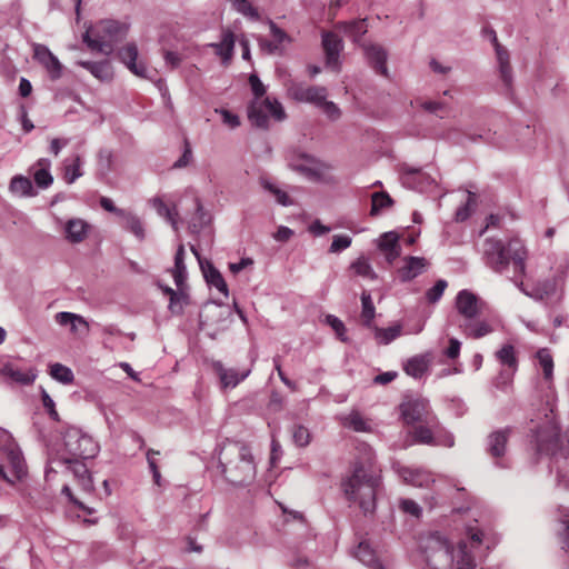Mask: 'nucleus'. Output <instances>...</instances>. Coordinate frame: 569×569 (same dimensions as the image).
Returning <instances> with one entry per match:
<instances>
[{
	"mask_svg": "<svg viewBox=\"0 0 569 569\" xmlns=\"http://www.w3.org/2000/svg\"><path fill=\"white\" fill-rule=\"evenodd\" d=\"M481 254L485 264L497 273H506L511 266L512 282L521 292L529 296L522 281L527 270L528 250L520 239L511 238L505 242L500 239L487 238L483 240Z\"/></svg>",
	"mask_w": 569,
	"mask_h": 569,
	"instance_id": "1",
	"label": "nucleus"
},
{
	"mask_svg": "<svg viewBox=\"0 0 569 569\" xmlns=\"http://www.w3.org/2000/svg\"><path fill=\"white\" fill-rule=\"evenodd\" d=\"M380 487L381 477L370 456L365 462H356L351 475L342 481L347 499L358 503L365 515L375 512Z\"/></svg>",
	"mask_w": 569,
	"mask_h": 569,
	"instance_id": "2",
	"label": "nucleus"
},
{
	"mask_svg": "<svg viewBox=\"0 0 569 569\" xmlns=\"http://www.w3.org/2000/svg\"><path fill=\"white\" fill-rule=\"evenodd\" d=\"M219 468L233 486H246L256 479L257 463L251 448L241 441H227L219 451Z\"/></svg>",
	"mask_w": 569,
	"mask_h": 569,
	"instance_id": "3",
	"label": "nucleus"
},
{
	"mask_svg": "<svg viewBox=\"0 0 569 569\" xmlns=\"http://www.w3.org/2000/svg\"><path fill=\"white\" fill-rule=\"evenodd\" d=\"M425 560L429 569H475V559L466 542L453 549L446 537L431 533L423 546Z\"/></svg>",
	"mask_w": 569,
	"mask_h": 569,
	"instance_id": "4",
	"label": "nucleus"
},
{
	"mask_svg": "<svg viewBox=\"0 0 569 569\" xmlns=\"http://www.w3.org/2000/svg\"><path fill=\"white\" fill-rule=\"evenodd\" d=\"M127 29L114 20H101L90 26L82 36L83 42L90 50L103 54H111L114 44L126 37Z\"/></svg>",
	"mask_w": 569,
	"mask_h": 569,
	"instance_id": "5",
	"label": "nucleus"
},
{
	"mask_svg": "<svg viewBox=\"0 0 569 569\" xmlns=\"http://www.w3.org/2000/svg\"><path fill=\"white\" fill-rule=\"evenodd\" d=\"M62 448L59 458L93 459L100 450L98 442L81 428L68 426L62 432Z\"/></svg>",
	"mask_w": 569,
	"mask_h": 569,
	"instance_id": "6",
	"label": "nucleus"
},
{
	"mask_svg": "<svg viewBox=\"0 0 569 569\" xmlns=\"http://www.w3.org/2000/svg\"><path fill=\"white\" fill-rule=\"evenodd\" d=\"M411 435L413 441L420 445L442 446L447 448H451L455 445L453 435L442 427L437 416L417 423Z\"/></svg>",
	"mask_w": 569,
	"mask_h": 569,
	"instance_id": "7",
	"label": "nucleus"
},
{
	"mask_svg": "<svg viewBox=\"0 0 569 569\" xmlns=\"http://www.w3.org/2000/svg\"><path fill=\"white\" fill-rule=\"evenodd\" d=\"M269 117L277 121H282L286 118L282 104L277 99H270L269 97L262 100L253 99L248 107V119L251 124L257 128L267 129Z\"/></svg>",
	"mask_w": 569,
	"mask_h": 569,
	"instance_id": "8",
	"label": "nucleus"
},
{
	"mask_svg": "<svg viewBox=\"0 0 569 569\" xmlns=\"http://www.w3.org/2000/svg\"><path fill=\"white\" fill-rule=\"evenodd\" d=\"M286 160L291 170L309 180L318 181L322 177V163L306 152L296 149L289 150Z\"/></svg>",
	"mask_w": 569,
	"mask_h": 569,
	"instance_id": "9",
	"label": "nucleus"
},
{
	"mask_svg": "<svg viewBox=\"0 0 569 569\" xmlns=\"http://www.w3.org/2000/svg\"><path fill=\"white\" fill-rule=\"evenodd\" d=\"M401 417L407 425L420 423L435 417L429 401L422 397H409L400 405Z\"/></svg>",
	"mask_w": 569,
	"mask_h": 569,
	"instance_id": "10",
	"label": "nucleus"
},
{
	"mask_svg": "<svg viewBox=\"0 0 569 569\" xmlns=\"http://www.w3.org/2000/svg\"><path fill=\"white\" fill-rule=\"evenodd\" d=\"M288 96L298 102L311 103L319 107L328 96L325 87L306 86L300 82H291L287 88Z\"/></svg>",
	"mask_w": 569,
	"mask_h": 569,
	"instance_id": "11",
	"label": "nucleus"
},
{
	"mask_svg": "<svg viewBox=\"0 0 569 569\" xmlns=\"http://www.w3.org/2000/svg\"><path fill=\"white\" fill-rule=\"evenodd\" d=\"M482 302L471 291L463 289L456 297V308L463 321L476 319L481 311Z\"/></svg>",
	"mask_w": 569,
	"mask_h": 569,
	"instance_id": "12",
	"label": "nucleus"
},
{
	"mask_svg": "<svg viewBox=\"0 0 569 569\" xmlns=\"http://www.w3.org/2000/svg\"><path fill=\"white\" fill-rule=\"evenodd\" d=\"M82 461L83 459L81 458H58L52 460V462L66 465L68 469L72 471L82 490L86 492H92L94 488L93 480L87 466Z\"/></svg>",
	"mask_w": 569,
	"mask_h": 569,
	"instance_id": "13",
	"label": "nucleus"
},
{
	"mask_svg": "<svg viewBox=\"0 0 569 569\" xmlns=\"http://www.w3.org/2000/svg\"><path fill=\"white\" fill-rule=\"evenodd\" d=\"M212 369L219 378L222 389L236 388L251 372V369L238 371L234 368H226L219 360L212 361Z\"/></svg>",
	"mask_w": 569,
	"mask_h": 569,
	"instance_id": "14",
	"label": "nucleus"
},
{
	"mask_svg": "<svg viewBox=\"0 0 569 569\" xmlns=\"http://www.w3.org/2000/svg\"><path fill=\"white\" fill-rule=\"evenodd\" d=\"M377 247L379 251L385 256V259L389 266L393 264L402 251L399 243V234L395 231L382 233L377 240Z\"/></svg>",
	"mask_w": 569,
	"mask_h": 569,
	"instance_id": "15",
	"label": "nucleus"
},
{
	"mask_svg": "<svg viewBox=\"0 0 569 569\" xmlns=\"http://www.w3.org/2000/svg\"><path fill=\"white\" fill-rule=\"evenodd\" d=\"M362 49L368 63L376 70V72L388 78L389 71L387 68V51L379 44L363 43Z\"/></svg>",
	"mask_w": 569,
	"mask_h": 569,
	"instance_id": "16",
	"label": "nucleus"
},
{
	"mask_svg": "<svg viewBox=\"0 0 569 569\" xmlns=\"http://www.w3.org/2000/svg\"><path fill=\"white\" fill-rule=\"evenodd\" d=\"M403 264L398 269L399 279L408 282L426 271L429 262L423 257L408 256L402 260Z\"/></svg>",
	"mask_w": 569,
	"mask_h": 569,
	"instance_id": "17",
	"label": "nucleus"
},
{
	"mask_svg": "<svg viewBox=\"0 0 569 569\" xmlns=\"http://www.w3.org/2000/svg\"><path fill=\"white\" fill-rule=\"evenodd\" d=\"M34 58L48 71L52 80H58L62 76V64L58 58L42 44H37L34 48Z\"/></svg>",
	"mask_w": 569,
	"mask_h": 569,
	"instance_id": "18",
	"label": "nucleus"
},
{
	"mask_svg": "<svg viewBox=\"0 0 569 569\" xmlns=\"http://www.w3.org/2000/svg\"><path fill=\"white\" fill-rule=\"evenodd\" d=\"M397 472L406 483L415 487H429L430 483L435 482V478L431 475V472L422 468H411L401 466L398 467Z\"/></svg>",
	"mask_w": 569,
	"mask_h": 569,
	"instance_id": "19",
	"label": "nucleus"
},
{
	"mask_svg": "<svg viewBox=\"0 0 569 569\" xmlns=\"http://www.w3.org/2000/svg\"><path fill=\"white\" fill-rule=\"evenodd\" d=\"M511 433V428L491 432L487 438V451L496 460L501 459L507 451V442Z\"/></svg>",
	"mask_w": 569,
	"mask_h": 569,
	"instance_id": "20",
	"label": "nucleus"
},
{
	"mask_svg": "<svg viewBox=\"0 0 569 569\" xmlns=\"http://www.w3.org/2000/svg\"><path fill=\"white\" fill-rule=\"evenodd\" d=\"M322 47L326 53L327 64L337 68L339 56L343 48L341 39L333 32H325L322 34Z\"/></svg>",
	"mask_w": 569,
	"mask_h": 569,
	"instance_id": "21",
	"label": "nucleus"
},
{
	"mask_svg": "<svg viewBox=\"0 0 569 569\" xmlns=\"http://www.w3.org/2000/svg\"><path fill=\"white\" fill-rule=\"evenodd\" d=\"M119 59L127 66V68L138 77H147V68L143 63H138V48L134 43H128L118 52Z\"/></svg>",
	"mask_w": 569,
	"mask_h": 569,
	"instance_id": "22",
	"label": "nucleus"
},
{
	"mask_svg": "<svg viewBox=\"0 0 569 569\" xmlns=\"http://www.w3.org/2000/svg\"><path fill=\"white\" fill-rule=\"evenodd\" d=\"M353 557L370 569H385L376 551L372 549L367 539L359 541L357 548L352 552Z\"/></svg>",
	"mask_w": 569,
	"mask_h": 569,
	"instance_id": "23",
	"label": "nucleus"
},
{
	"mask_svg": "<svg viewBox=\"0 0 569 569\" xmlns=\"http://www.w3.org/2000/svg\"><path fill=\"white\" fill-rule=\"evenodd\" d=\"M54 319L60 326H70V331L72 333L87 335L89 332V323L80 315L61 311L56 315Z\"/></svg>",
	"mask_w": 569,
	"mask_h": 569,
	"instance_id": "24",
	"label": "nucleus"
},
{
	"mask_svg": "<svg viewBox=\"0 0 569 569\" xmlns=\"http://www.w3.org/2000/svg\"><path fill=\"white\" fill-rule=\"evenodd\" d=\"M200 268L207 283L228 297V286L220 271L208 260L200 261Z\"/></svg>",
	"mask_w": 569,
	"mask_h": 569,
	"instance_id": "25",
	"label": "nucleus"
},
{
	"mask_svg": "<svg viewBox=\"0 0 569 569\" xmlns=\"http://www.w3.org/2000/svg\"><path fill=\"white\" fill-rule=\"evenodd\" d=\"M90 226L82 219L72 218L66 222V238L71 243L82 242L89 232Z\"/></svg>",
	"mask_w": 569,
	"mask_h": 569,
	"instance_id": "26",
	"label": "nucleus"
},
{
	"mask_svg": "<svg viewBox=\"0 0 569 569\" xmlns=\"http://www.w3.org/2000/svg\"><path fill=\"white\" fill-rule=\"evenodd\" d=\"M493 34V41L496 43V52H497V59L499 63V72L500 78L503 81L505 86L507 88H510L512 84V69L509 62V54L506 49H503L498 42H497V36L492 31Z\"/></svg>",
	"mask_w": 569,
	"mask_h": 569,
	"instance_id": "27",
	"label": "nucleus"
},
{
	"mask_svg": "<svg viewBox=\"0 0 569 569\" xmlns=\"http://www.w3.org/2000/svg\"><path fill=\"white\" fill-rule=\"evenodd\" d=\"M214 49L217 56L221 57L223 62L229 61L233 54L234 34L232 31L224 29L221 33V40L217 43H209Z\"/></svg>",
	"mask_w": 569,
	"mask_h": 569,
	"instance_id": "28",
	"label": "nucleus"
},
{
	"mask_svg": "<svg viewBox=\"0 0 569 569\" xmlns=\"http://www.w3.org/2000/svg\"><path fill=\"white\" fill-rule=\"evenodd\" d=\"M337 29L342 31L347 37L351 38L353 42H359L361 37L367 33L368 26L366 19L352 20L348 22H339Z\"/></svg>",
	"mask_w": 569,
	"mask_h": 569,
	"instance_id": "29",
	"label": "nucleus"
},
{
	"mask_svg": "<svg viewBox=\"0 0 569 569\" xmlns=\"http://www.w3.org/2000/svg\"><path fill=\"white\" fill-rule=\"evenodd\" d=\"M37 169L33 173V179L36 184L41 188L46 189L50 187L53 182V177L50 173V166L51 162L49 159L41 158L37 161Z\"/></svg>",
	"mask_w": 569,
	"mask_h": 569,
	"instance_id": "30",
	"label": "nucleus"
},
{
	"mask_svg": "<svg viewBox=\"0 0 569 569\" xmlns=\"http://www.w3.org/2000/svg\"><path fill=\"white\" fill-rule=\"evenodd\" d=\"M184 247L179 244L174 256V267L172 268V277L176 286L180 289L187 279V267L184 263Z\"/></svg>",
	"mask_w": 569,
	"mask_h": 569,
	"instance_id": "31",
	"label": "nucleus"
},
{
	"mask_svg": "<svg viewBox=\"0 0 569 569\" xmlns=\"http://www.w3.org/2000/svg\"><path fill=\"white\" fill-rule=\"evenodd\" d=\"M460 328L466 336L475 339L482 338L492 331V328L488 322L477 321L476 319L463 321L460 325Z\"/></svg>",
	"mask_w": 569,
	"mask_h": 569,
	"instance_id": "32",
	"label": "nucleus"
},
{
	"mask_svg": "<svg viewBox=\"0 0 569 569\" xmlns=\"http://www.w3.org/2000/svg\"><path fill=\"white\" fill-rule=\"evenodd\" d=\"M81 166L82 160L79 154L63 161V179L68 184L73 183L78 178L82 177L83 172Z\"/></svg>",
	"mask_w": 569,
	"mask_h": 569,
	"instance_id": "33",
	"label": "nucleus"
},
{
	"mask_svg": "<svg viewBox=\"0 0 569 569\" xmlns=\"http://www.w3.org/2000/svg\"><path fill=\"white\" fill-rule=\"evenodd\" d=\"M78 64L100 80H109L112 77L111 67L108 61H79Z\"/></svg>",
	"mask_w": 569,
	"mask_h": 569,
	"instance_id": "34",
	"label": "nucleus"
},
{
	"mask_svg": "<svg viewBox=\"0 0 569 569\" xmlns=\"http://www.w3.org/2000/svg\"><path fill=\"white\" fill-rule=\"evenodd\" d=\"M429 358L428 356H415L406 362L403 369L407 375L413 378H421L428 370Z\"/></svg>",
	"mask_w": 569,
	"mask_h": 569,
	"instance_id": "35",
	"label": "nucleus"
},
{
	"mask_svg": "<svg viewBox=\"0 0 569 569\" xmlns=\"http://www.w3.org/2000/svg\"><path fill=\"white\" fill-rule=\"evenodd\" d=\"M3 373L12 381L24 386L31 385L37 377L36 372L31 369L22 370L12 366H6L3 368Z\"/></svg>",
	"mask_w": 569,
	"mask_h": 569,
	"instance_id": "36",
	"label": "nucleus"
},
{
	"mask_svg": "<svg viewBox=\"0 0 569 569\" xmlns=\"http://www.w3.org/2000/svg\"><path fill=\"white\" fill-rule=\"evenodd\" d=\"M10 191L21 197L34 196L33 186L29 178L14 176L10 181Z\"/></svg>",
	"mask_w": 569,
	"mask_h": 569,
	"instance_id": "37",
	"label": "nucleus"
},
{
	"mask_svg": "<svg viewBox=\"0 0 569 569\" xmlns=\"http://www.w3.org/2000/svg\"><path fill=\"white\" fill-rule=\"evenodd\" d=\"M120 218L123 220L124 229L133 233L138 240L142 241L144 239L143 224L136 214L124 210V214H121Z\"/></svg>",
	"mask_w": 569,
	"mask_h": 569,
	"instance_id": "38",
	"label": "nucleus"
},
{
	"mask_svg": "<svg viewBox=\"0 0 569 569\" xmlns=\"http://www.w3.org/2000/svg\"><path fill=\"white\" fill-rule=\"evenodd\" d=\"M496 358L502 366H507L509 370H512V372L517 370L518 360L516 357L515 347L512 345H503L496 352Z\"/></svg>",
	"mask_w": 569,
	"mask_h": 569,
	"instance_id": "39",
	"label": "nucleus"
},
{
	"mask_svg": "<svg viewBox=\"0 0 569 569\" xmlns=\"http://www.w3.org/2000/svg\"><path fill=\"white\" fill-rule=\"evenodd\" d=\"M393 204L391 197L385 192H375L371 194V216H378L385 209L390 208Z\"/></svg>",
	"mask_w": 569,
	"mask_h": 569,
	"instance_id": "40",
	"label": "nucleus"
},
{
	"mask_svg": "<svg viewBox=\"0 0 569 569\" xmlns=\"http://www.w3.org/2000/svg\"><path fill=\"white\" fill-rule=\"evenodd\" d=\"M342 425L357 432H368L370 426L358 411H352L342 418Z\"/></svg>",
	"mask_w": 569,
	"mask_h": 569,
	"instance_id": "41",
	"label": "nucleus"
},
{
	"mask_svg": "<svg viewBox=\"0 0 569 569\" xmlns=\"http://www.w3.org/2000/svg\"><path fill=\"white\" fill-rule=\"evenodd\" d=\"M152 207L156 209L157 213L163 218H166L174 230L178 229L177 221V211L168 207L160 198H153L151 200Z\"/></svg>",
	"mask_w": 569,
	"mask_h": 569,
	"instance_id": "42",
	"label": "nucleus"
},
{
	"mask_svg": "<svg viewBox=\"0 0 569 569\" xmlns=\"http://www.w3.org/2000/svg\"><path fill=\"white\" fill-rule=\"evenodd\" d=\"M260 184L266 191H268L276 198V201L279 204H281L283 207H288V206L292 204V200L288 196V193L283 190H281L279 187H277L271 181H269L267 179H261Z\"/></svg>",
	"mask_w": 569,
	"mask_h": 569,
	"instance_id": "43",
	"label": "nucleus"
},
{
	"mask_svg": "<svg viewBox=\"0 0 569 569\" xmlns=\"http://www.w3.org/2000/svg\"><path fill=\"white\" fill-rule=\"evenodd\" d=\"M361 305H362V310H361L362 323H363V326L370 328L372 326V321H373L375 315H376V309H375L370 293H368L366 291L362 292Z\"/></svg>",
	"mask_w": 569,
	"mask_h": 569,
	"instance_id": "44",
	"label": "nucleus"
},
{
	"mask_svg": "<svg viewBox=\"0 0 569 569\" xmlns=\"http://www.w3.org/2000/svg\"><path fill=\"white\" fill-rule=\"evenodd\" d=\"M350 267L357 276L370 280L377 279V273L372 269L368 259L365 258L363 256L359 257L356 261H353Z\"/></svg>",
	"mask_w": 569,
	"mask_h": 569,
	"instance_id": "45",
	"label": "nucleus"
},
{
	"mask_svg": "<svg viewBox=\"0 0 569 569\" xmlns=\"http://www.w3.org/2000/svg\"><path fill=\"white\" fill-rule=\"evenodd\" d=\"M50 376L63 385H69L74 379L72 370L61 363H53L50 366Z\"/></svg>",
	"mask_w": 569,
	"mask_h": 569,
	"instance_id": "46",
	"label": "nucleus"
},
{
	"mask_svg": "<svg viewBox=\"0 0 569 569\" xmlns=\"http://www.w3.org/2000/svg\"><path fill=\"white\" fill-rule=\"evenodd\" d=\"M230 2L232 8L242 16L254 21L260 19L258 10L248 0H230Z\"/></svg>",
	"mask_w": 569,
	"mask_h": 569,
	"instance_id": "47",
	"label": "nucleus"
},
{
	"mask_svg": "<svg viewBox=\"0 0 569 569\" xmlns=\"http://www.w3.org/2000/svg\"><path fill=\"white\" fill-rule=\"evenodd\" d=\"M537 359L543 371L545 379H551L553 373V360L550 351L546 348L538 350Z\"/></svg>",
	"mask_w": 569,
	"mask_h": 569,
	"instance_id": "48",
	"label": "nucleus"
},
{
	"mask_svg": "<svg viewBox=\"0 0 569 569\" xmlns=\"http://www.w3.org/2000/svg\"><path fill=\"white\" fill-rule=\"evenodd\" d=\"M401 333L400 326H393L386 329L375 328V337L379 341V343L388 345L398 338Z\"/></svg>",
	"mask_w": 569,
	"mask_h": 569,
	"instance_id": "49",
	"label": "nucleus"
},
{
	"mask_svg": "<svg viewBox=\"0 0 569 569\" xmlns=\"http://www.w3.org/2000/svg\"><path fill=\"white\" fill-rule=\"evenodd\" d=\"M188 303V295L183 291H178L174 296L169 298V310L173 315H181L184 306Z\"/></svg>",
	"mask_w": 569,
	"mask_h": 569,
	"instance_id": "50",
	"label": "nucleus"
},
{
	"mask_svg": "<svg viewBox=\"0 0 569 569\" xmlns=\"http://www.w3.org/2000/svg\"><path fill=\"white\" fill-rule=\"evenodd\" d=\"M447 287H448V282L446 280H443V279L438 280L433 287H431L430 289L427 290L426 299L430 303L438 302L441 299Z\"/></svg>",
	"mask_w": 569,
	"mask_h": 569,
	"instance_id": "51",
	"label": "nucleus"
},
{
	"mask_svg": "<svg viewBox=\"0 0 569 569\" xmlns=\"http://www.w3.org/2000/svg\"><path fill=\"white\" fill-rule=\"evenodd\" d=\"M352 239L347 234H336L333 236L332 242L329 247L330 253H339L351 246Z\"/></svg>",
	"mask_w": 569,
	"mask_h": 569,
	"instance_id": "52",
	"label": "nucleus"
},
{
	"mask_svg": "<svg viewBox=\"0 0 569 569\" xmlns=\"http://www.w3.org/2000/svg\"><path fill=\"white\" fill-rule=\"evenodd\" d=\"M318 108H320L331 121H337L341 117L339 107L335 102L328 101L327 98H325L323 102H321Z\"/></svg>",
	"mask_w": 569,
	"mask_h": 569,
	"instance_id": "53",
	"label": "nucleus"
},
{
	"mask_svg": "<svg viewBox=\"0 0 569 569\" xmlns=\"http://www.w3.org/2000/svg\"><path fill=\"white\" fill-rule=\"evenodd\" d=\"M292 438L297 446L306 447L310 442L309 430L303 426H296L292 431Z\"/></svg>",
	"mask_w": 569,
	"mask_h": 569,
	"instance_id": "54",
	"label": "nucleus"
},
{
	"mask_svg": "<svg viewBox=\"0 0 569 569\" xmlns=\"http://www.w3.org/2000/svg\"><path fill=\"white\" fill-rule=\"evenodd\" d=\"M475 203L473 193L469 192V198L465 204L459 207L456 211V220L457 221H465L467 220L471 214V206Z\"/></svg>",
	"mask_w": 569,
	"mask_h": 569,
	"instance_id": "55",
	"label": "nucleus"
},
{
	"mask_svg": "<svg viewBox=\"0 0 569 569\" xmlns=\"http://www.w3.org/2000/svg\"><path fill=\"white\" fill-rule=\"evenodd\" d=\"M8 459L17 475H21L24 471L23 458L19 450H10L8 452Z\"/></svg>",
	"mask_w": 569,
	"mask_h": 569,
	"instance_id": "56",
	"label": "nucleus"
},
{
	"mask_svg": "<svg viewBox=\"0 0 569 569\" xmlns=\"http://www.w3.org/2000/svg\"><path fill=\"white\" fill-rule=\"evenodd\" d=\"M249 83H250L251 90L254 94V99L262 100V97L266 94V87L261 82L259 77L254 73L250 74Z\"/></svg>",
	"mask_w": 569,
	"mask_h": 569,
	"instance_id": "57",
	"label": "nucleus"
},
{
	"mask_svg": "<svg viewBox=\"0 0 569 569\" xmlns=\"http://www.w3.org/2000/svg\"><path fill=\"white\" fill-rule=\"evenodd\" d=\"M41 396H42L41 397L42 405L46 408L50 418L53 419L54 421H59L60 417H59L58 411L56 410V405H54V401L52 400V398L47 393L46 390H42Z\"/></svg>",
	"mask_w": 569,
	"mask_h": 569,
	"instance_id": "58",
	"label": "nucleus"
},
{
	"mask_svg": "<svg viewBox=\"0 0 569 569\" xmlns=\"http://www.w3.org/2000/svg\"><path fill=\"white\" fill-rule=\"evenodd\" d=\"M327 323L335 330L337 336L342 340L346 341L345 333H346V327L345 323L336 316L329 315L326 318Z\"/></svg>",
	"mask_w": 569,
	"mask_h": 569,
	"instance_id": "59",
	"label": "nucleus"
},
{
	"mask_svg": "<svg viewBox=\"0 0 569 569\" xmlns=\"http://www.w3.org/2000/svg\"><path fill=\"white\" fill-rule=\"evenodd\" d=\"M420 107L429 113L439 114L448 110V104L441 101H422Z\"/></svg>",
	"mask_w": 569,
	"mask_h": 569,
	"instance_id": "60",
	"label": "nucleus"
},
{
	"mask_svg": "<svg viewBox=\"0 0 569 569\" xmlns=\"http://www.w3.org/2000/svg\"><path fill=\"white\" fill-rule=\"evenodd\" d=\"M216 112L220 113L222 117V122L231 129H234L240 126V119L237 114L230 112L227 109H216Z\"/></svg>",
	"mask_w": 569,
	"mask_h": 569,
	"instance_id": "61",
	"label": "nucleus"
},
{
	"mask_svg": "<svg viewBox=\"0 0 569 569\" xmlns=\"http://www.w3.org/2000/svg\"><path fill=\"white\" fill-rule=\"evenodd\" d=\"M399 506L400 509L406 513L415 517H419L421 515L420 506L411 499H401Z\"/></svg>",
	"mask_w": 569,
	"mask_h": 569,
	"instance_id": "62",
	"label": "nucleus"
},
{
	"mask_svg": "<svg viewBox=\"0 0 569 569\" xmlns=\"http://www.w3.org/2000/svg\"><path fill=\"white\" fill-rule=\"evenodd\" d=\"M513 373L515 372H512V370H502L499 373V376L496 378V381H495L496 387L501 390H506L512 381Z\"/></svg>",
	"mask_w": 569,
	"mask_h": 569,
	"instance_id": "63",
	"label": "nucleus"
},
{
	"mask_svg": "<svg viewBox=\"0 0 569 569\" xmlns=\"http://www.w3.org/2000/svg\"><path fill=\"white\" fill-rule=\"evenodd\" d=\"M270 32L274 39V42L279 46L283 41L289 40L288 34L280 29L272 20H269Z\"/></svg>",
	"mask_w": 569,
	"mask_h": 569,
	"instance_id": "64",
	"label": "nucleus"
}]
</instances>
